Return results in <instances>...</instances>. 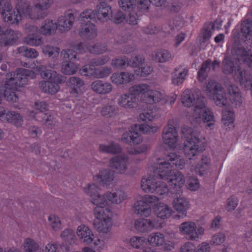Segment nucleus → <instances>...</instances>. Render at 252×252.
Instances as JSON below:
<instances>
[{
    "label": "nucleus",
    "mask_w": 252,
    "mask_h": 252,
    "mask_svg": "<svg viewBox=\"0 0 252 252\" xmlns=\"http://www.w3.org/2000/svg\"><path fill=\"white\" fill-rule=\"evenodd\" d=\"M201 119L203 123L206 124V127L209 128H212L214 124V117L211 111H201ZM201 119V118H199Z\"/></svg>",
    "instance_id": "obj_46"
},
{
    "label": "nucleus",
    "mask_w": 252,
    "mask_h": 252,
    "mask_svg": "<svg viewBox=\"0 0 252 252\" xmlns=\"http://www.w3.org/2000/svg\"><path fill=\"white\" fill-rule=\"evenodd\" d=\"M184 23L185 21L183 18L180 16H178L169 21L168 27L170 30L172 31L176 29L178 30L184 26Z\"/></svg>",
    "instance_id": "obj_47"
},
{
    "label": "nucleus",
    "mask_w": 252,
    "mask_h": 252,
    "mask_svg": "<svg viewBox=\"0 0 252 252\" xmlns=\"http://www.w3.org/2000/svg\"><path fill=\"white\" fill-rule=\"evenodd\" d=\"M154 164L152 170L154 175L148 174L143 176L141 181V188L142 189L147 193H156L161 196L166 194L168 192V189L165 183H161L162 179L159 176Z\"/></svg>",
    "instance_id": "obj_6"
},
{
    "label": "nucleus",
    "mask_w": 252,
    "mask_h": 252,
    "mask_svg": "<svg viewBox=\"0 0 252 252\" xmlns=\"http://www.w3.org/2000/svg\"><path fill=\"white\" fill-rule=\"evenodd\" d=\"M148 242L149 245L152 247L163 246L164 250H171L174 246V243L172 242H166L164 236L160 232L152 233L148 238Z\"/></svg>",
    "instance_id": "obj_19"
},
{
    "label": "nucleus",
    "mask_w": 252,
    "mask_h": 252,
    "mask_svg": "<svg viewBox=\"0 0 252 252\" xmlns=\"http://www.w3.org/2000/svg\"><path fill=\"white\" fill-rule=\"evenodd\" d=\"M126 197L125 193L122 190H117L111 193V203H120Z\"/></svg>",
    "instance_id": "obj_50"
},
{
    "label": "nucleus",
    "mask_w": 252,
    "mask_h": 252,
    "mask_svg": "<svg viewBox=\"0 0 252 252\" xmlns=\"http://www.w3.org/2000/svg\"><path fill=\"white\" fill-rule=\"evenodd\" d=\"M48 220L50 221V225L54 230H58L61 228V220L59 217L54 215H51L49 217Z\"/></svg>",
    "instance_id": "obj_57"
},
{
    "label": "nucleus",
    "mask_w": 252,
    "mask_h": 252,
    "mask_svg": "<svg viewBox=\"0 0 252 252\" xmlns=\"http://www.w3.org/2000/svg\"><path fill=\"white\" fill-rule=\"evenodd\" d=\"M110 171L109 169H104L101 171L98 175L94 177V180L101 186L108 188L110 185Z\"/></svg>",
    "instance_id": "obj_35"
},
{
    "label": "nucleus",
    "mask_w": 252,
    "mask_h": 252,
    "mask_svg": "<svg viewBox=\"0 0 252 252\" xmlns=\"http://www.w3.org/2000/svg\"><path fill=\"white\" fill-rule=\"evenodd\" d=\"M225 240L224 234L221 233H218L214 234L211 239V243L215 246H218L223 243Z\"/></svg>",
    "instance_id": "obj_56"
},
{
    "label": "nucleus",
    "mask_w": 252,
    "mask_h": 252,
    "mask_svg": "<svg viewBox=\"0 0 252 252\" xmlns=\"http://www.w3.org/2000/svg\"><path fill=\"white\" fill-rule=\"evenodd\" d=\"M220 62V61L216 60L211 63L210 59H208L204 62L201 64V66L197 72V77L200 81H203L205 80L207 76V72L212 67L213 70L215 71L216 67H219Z\"/></svg>",
    "instance_id": "obj_27"
},
{
    "label": "nucleus",
    "mask_w": 252,
    "mask_h": 252,
    "mask_svg": "<svg viewBox=\"0 0 252 252\" xmlns=\"http://www.w3.org/2000/svg\"><path fill=\"white\" fill-rule=\"evenodd\" d=\"M238 204V199L235 196H231L226 200L225 208L227 211H232L235 209Z\"/></svg>",
    "instance_id": "obj_55"
},
{
    "label": "nucleus",
    "mask_w": 252,
    "mask_h": 252,
    "mask_svg": "<svg viewBox=\"0 0 252 252\" xmlns=\"http://www.w3.org/2000/svg\"><path fill=\"white\" fill-rule=\"evenodd\" d=\"M153 210L155 215L161 220L169 218L173 213V210L168 204L159 202L154 205Z\"/></svg>",
    "instance_id": "obj_26"
},
{
    "label": "nucleus",
    "mask_w": 252,
    "mask_h": 252,
    "mask_svg": "<svg viewBox=\"0 0 252 252\" xmlns=\"http://www.w3.org/2000/svg\"><path fill=\"white\" fill-rule=\"evenodd\" d=\"M239 61L229 56H226L222 63V70L223 73L230 74L234 73V80L239 83H243V79L244 76L249 73V69H241V67L238 63Z\"/></svg>",
    "instance_id": "obj_10"
},
{
    "label": "nucleus",
    "mask_w": 252,
    "mask_h": 252,
    "mask_svg": "<svg viewBox=\"0 0 252 252\" xmlns=\"http://www.w3.org/2000/svg\"><path fill=\"white\" fill-rule=\"evenodd\" d=\"M61 237L66 243L71 244L74 242L75 234L71 229H66L62 232Z\"/></svg>",
    "instance_id": "obj_52"
},
{
    "label": "nucleus",
    "mask_w": 252,
    "mask_h": 252,
    "mask_svg": "<svg viewBox=\"0 0 252 252\" xmlns=\"http://www.w3.org/2000/svg\"><path fill=\"white\" fill-rule=\"evenodd\" d=\"M127 158L121 152L119 145L111 143V171L117 173H123L127 168Z\"/></svg>",
    "instance_id": "obj_13"
},
{
    "label": "nucleus",
    "mask_w": 252,
    "mask_h": 252,
    "mask_svg": "<svg viewBox=\"0 0 252 252\" xmlns=\"http://www.w3.org/2000/svg\"><path fill=\"white\" fill-rule=\"evenodd\" d=\"M10 74L13 77L6 81L3 96L8 101L16 102L18 99L17 92L21 91L20 88L27 84L28 77L32 78L35 74L32 70L23 68H18Z\"/></svg>",
    "instance_id": "obj_5"
},
{
    "label": "nucleus",
    "mask_w": 252,
    "mask_h": 252,
    "mask_svg": "<svg viewBox=\"0 0 252 252\" xmlns=\"http://www.w3.org/2000/svg\"><path fill=\"white\" fill-rule=\"evenodd\" d=\"M136 0H119L120 6L124 10L132 8Z\"/></svg>",
    "instance_id": "obj_61"
},
{
    "label": "nucleus",
    "mask_w": 252,
    "mask_h": 252,
    "mask_svg": "<svg viewBox=\"0 0 252 252\" xmlns=\"http://www.w3.org/2000/svg\"><path fill=\"white\" fill-rule=\"evenodd\" d=\"M94 213L96 217L93 222L94 229L101 233L109 232L110 227V209L108 208H96L94 209Z\"/></svg>",
    "instance_id": "obj_12"
},
{
    "label": "nucleus",
    "mask_w": 252,
    "mask_h": 252,
    "mask_svg": "<svg viewBox=\"0 0 252 252\" xmlns=\"http://www.w3.org/2000/svg\"><path fill=\"white\" fill-rule=\"evenodd\" d=\"M48 103L43 100H38L35 101L32 107L35 110H48Z\"/></svg>",
    "instance_id": "obj_63"
},
{
    "label": "nucleus",
    "mask_w": 252,
    "mask_h": 252,
    "mask_svg": "<svg viewBox=\"0 0 252 252\" xmlns=\"http://www.w3.org/2000/svg\"><path fill=\"white\" fill-rule=\"evenodd\" d=\"M236 54L247 65L252 68V54L250 50H247L244 47L238 48Z\"/></svg>",
    "instance_id": "obj_39"
},
{
    "label": "nucleus",
    "mask_w": 252,
    "mask_h": 252,
    "mask_svg": "<svg viewBox=\"0 0 252 252\" xmlns=\"http://www.w3.org/2000/svg\"><path fill=\"white\" fill-rule=\"evenodd\" d=\"M223 128L226 130L232 129L234 127V117L232 111H223L222 119Z\"/></svg>",
    "instance_id": "obj_38"
},
{
    "label": "nucleus",
    "mask_w": 252,
    "mask_h": 252,
    "mask_svg": "<svg viewBox=\"0 0 252 252\" xmlns=\"http://www.w3.org/2000/svg\"><path fill=\"white\" fill-rule=\"evenodd\" d=\"M177 133L173 122H170L163 131V148L178 150L180 146L177 142Z\"/></svg>",
    "instance_id": "obj_16"
},
{
    "label": "nucleus",
    "mask_w": 252,
    "mask_h": 252,
    "mask_svg": "<svg viewBox=\"0 0 252 252\" xmlns=\"http://www.w3.org/2000/svg\"><path fill=\"white\" fill-rule=\"evenodd\" d=\"M17 52L23 57L29 58H35L38 56V53L35 49L29 48L26 46L19 47Z\"/></svg>",
    "instance_id": "obj_44"
},
{
    "label": "nucleus",
    "mask_w": 252,
    "mask_h": 252,
    "mask_svg": "<svg viewBox=\"0 0 252 252\" xmlns=\"http://www.w3.org/2000/svg\"><path fill=\"white\" fill-rule=\"evenodd\" d=\"M182 132L186 139L184 148L185 155L189 159H192L199 153V148L201 143L199 133L191 128L185 127Z\"/></svg>",
    "instance_id": "obj_7"
},
{
    "label": "nucleus",
    "mask_w": 252,
    "mask_h": 252,
    "mask_svg": "<svg viewBox=\"0 0 252 252\" xmlns=\"http://www.w3.org/2000/svg\"><path fill=\"white\" fill-rule=\"evenodd\" d=\"M182 101L185 106H194L195 110H209L206 106L205 97L201 96L195 97L189 90H186L183 92Z\"/></svg>",
    "instance_id": "obj_18"
},
{
    "label": "nucleus",
    "mask_w": 252,
    "mask_h": 252,
    "mask_svg": "<svg viewBox=\"0 0 252 252\" xmlns=\"http://www.w3.org/2000/svg\"><path fill=\"white\" fill-rule=\"evenodd\" d=\"M158 200V198L155 195H145L142 196L134 204L135 211L141 216L149 217L152 212L150 204H155Z\"/></svg>",
    "instance_id": "obj_15"
},
{
    "label": "nucleus",
    "mask_w": 252,
    "mask_h": 252,
    "mask_svg": "<svg viewBox=\"0 0 252 252\" xmlns=\"http://www.w3.org/2000/svg\"><path fill=\"white\" fill-rule=\"evenodd\" d=\"M66 84L70 89V93L75 96H77L80 88L84 85V82L79 77H70Z\"/></svg>",
    "instance_id": "obj_33"
},
{
    "label": "nucleus",
    "mask_w": 252,
    "mask_h": 252,
    "mask_svg": "<svg viewBox=\"0 0 252 252\" xmlns=\"http://www.w3.org/2000/svg\"><path fill=\"white\" fill-rule=\"evenodd\" d=\"M138 8L139 9V12L146 11L148 10L150 3H152L156 6H161L163 5L166 0H138Z\"/></svg>",
    "instance_id": "obj_37"
},
{
    "label": "nucleus",
    "mask_w": 252,
    "mask_h": 252,
    "mask_svg": "<svg viewBox=\"0 0 252 252\" xmlns=\"http://www.w3.org/2000/svg\"><path fill=\"white\" fill-rule=\"evenodd\" d=\"M144 58L142 56H136L132 60L129 61L126 57L113 60L111 65L116 68H124L126 65L138 67L142 65L144 62Z\"/></svg>",
    "instance_id": "obj_23"
},
{
    "label": "nucleus",
    "mask_w": 252,
    "mask_h": 252,
    "mask_svg": "<svg viewBox=\"0 0 252 252\" xmlns=\"http://www.w3.org/2000/svg\"><path fill=\"white\" fill-rule=\"evenodd\" d=\"M135 229L141 232H147L154 228H159L162 227V223L156 220L139 219L134 222Z\"/></svg>",
    "instance_id": "obj_20"
},
{
    "label": "nucleus",
    "mask_w": 252,
    "mask_h": 252,
    "mask_svg": "<svg viewBox=\"0 0 252 252\" xmlns=\"http://www.w3.org/2000/svg\"><path fill=\"white\" fill-rule=\"evenodd\" d=\"M183 6L182 3L179 0L173 1L171 4L167 6L170 11L175 13H178L181 9Z\"/></svg>",
    "instance_id": "obj_60"
},
{
    "label": "nucleus",
    "mask_w": 252,
    "mask_h": 252,
    "mask_svg": "<svg viewBox=\"0 0 252 252\" xmlns=\"http://www.w3.org/2000/svg\"><path fill=\"white\" fill-rule=\"evenodd\" d=\"M80 18L83 26L79 31L80 36L87 39L94 38L97 34L96 27L94 24L92 23L90 19L84 18V21L82 20L81 15Z\"/></svg>",
    "instance_id": "obj_21"
},
{
    "label": "nucleus",
    "mask_w": 252,
    "mask_h": 252,
    "mask_svg": "<svg viewBox=\"0 0 252 252\" xmlns=\"http://www.w3.org/2000/svg\"><path fill=\"white\" fill-rule=\"evenodd\" d=\"M60 51V48L57 47L46 45L43 48V52L44 54L48 56L49 57H52L53 58L57 57L59 54Z\"/></svg>",
    "instance_id": "obj_48"
},
{
    "label": "nucleus",
    "mask_w": 252,
    "mask_h": 252,
    "mask_svg": "<svg viewBox=\"0 0 252 252\" xmlns=\"http://www.w3.org/2000/svg\"><path fill=\"white\" fill-rule=\"evenodd\" d=\"M110 192H108L103 195H100L98 193L96 196L93 197L92 202L93 204L96 205V208H99L101 209H104V207L107 204V200H110Z\"/></svg>",
    "instance_id": "obj_41"
},
{
    "label": "nucleus",
    "mask_w": 252,
    "mask_h": 252,
    "mask_svg": "<svg viewBox=\"0 0 252 252\" xmlns=\"http://www.w3.org/2000/svg\"><path fill=\"white\" fill-rule=\"evenodd\" d=\"M141 95V100L144 103L152 105L159 102L163 95L158 91L151 89L146 84L136 85L129 89L128 95H125L124 103L125 107L134 108L137 105L136 96Z\"/></svg>",
    "instance_id": "obj_3"
},
{
    "label": "nucleus",
    "mask_w": 252,
    "mask_h": 252,
    "mask_svg": "<svg viewBox=\"0 0 252 252\" xmlns=\"http://www.w3.org/2000/svg\"><path fill=\"white\" fill-rule=\"evenodd\" d=\"M0 120L13 123L17 127L22 126L23 121L22 117L16 111H0Z\"/></svg>",
    "instance_id": "obj_28"
},
{
    "label": "nucleus",
    "mask_w": 252,
    "mask_h": 252,
    "mask_svg": "<svg viewBox=\"0 0 252 252\" xmlns=\"http://www.w3.org/2000/svg\"><path fill=\"white\" fill-rule=\"evenodd\" d=\"M187 187L191 190H196L200 188V184L196 178H189L187 180Z\"/></svg>",
    "instance_id": "obj_58"
},
{
    "label": "nucleus",
    "mask_w": 252,
    "mask_h": 252,
    "mask_svg": "<svg viewBox=\"0 0 252 252\" xmlns=\"http://www.w3.org/2000/svg\"><path fill=\"white\" fill-rule=\"evenodd\" d=\"M180 232L186 236L189 239L197 240L200 239L204 234L205 229L201 226H197L191 221H187L182 223L179 227Z\"/></svg>",
    "instance_id": "obj_17"
},
{
    "label": "nucleus",
    "mask_w": 252,
    "mask_h": 252,
    "mask_svg": "<svg viewBox=\"0 0 252 252\" xmlns=\"http://www.w3.org/2000/svg\"><path fill=\"white\" fill-rule=\"evenodd\" d=\"M172 206L179 213L185 215L190 208L189 200L181 195L175 197L172 201Z\"/></svg>",
    "instance_id": "obj_30"
},
{
    "label": "nucleus",
    "mask_w": 252,
    "mask_h": 252,
    "mask_svg": "<svg viewBox=\"0 0 252 252\" xmlns=\"http://www.w3.org/2000/svg\"><path fill=\"white\" fill-rule=\"evenodd\" d=\"M228 96L231 103L234 104L236 107L240 106L242 103L240 90L235 85H232L228 88Z\"/></svg>",
    "instance_id": "obj_32"
},
{
    "label": "nucleus",
    "mask_w": 252,
    "mask_h": 252,
    "mask_svg": "<svg viewBox=\"0 0 252 252\" xmlns=\"http://www.w3.org/2000/svg\"><path fill=\"white\" fill-rule=\"evenodd\" d=\"M74 20L73 14L69 10L66 11L64 15L61 16L58 20V29L62 32L69 31L72 27Z\"/></svg>",
    "instance_id": "obj_24"
},
{
    "label": "nucleus",
    "mask_w": 252,
    "mask_h": 252,
    "mask_svg": "<svg viewBox=\"0 0 252 252\" xmlns=\"http://www.w3.org/2000/svg\"><path fill=\"white\" fill-rule=\"evenodd\" d=\"M128 242L132 247L138 249L143 246L146 241L144 237L133 236L129 239Z\"/></svg>",
    "instance_id": "obj_49"
},
{
    "label": "nucleus",
    "mask_w": 252,
    "mask_h": 252,
    "mask_svg": "<svg viewBox=\"0 0 252 252\" xmlns=\"http://www.w3.org/2000/svg\"><path fill=\"white\" fill-rule=\"evenodd\" d=\"M211 160L209 157L203 155L196 167H192L190 170L200 176H205L211 173Z\"/></svg>",
    "instance_id": "obj_25"
},
{
    "label": "nucleus",
    "mask_w": 252,
    "mask_h": 252,
    "mask_svg": "<svg viewBox=\"0 0 252 252\" xmlns=\"http://www.w3.org/2000/svg\"><path fill=\"white\" fill-rule=\"evenodd\" d=\"M58 29L57 24L53 20H46L42 24L39 32L45 35H49L54 33Z\"/></svg>",
    "instance_id": "obj_36"
},
{
    "label": "nucleus",
    "mask_w": 252,
    "mask_h": 252,
    "mask_svg": "<svg viewBox=\"0 0 252 252\" xmlns=\"http://www.w3.org/2000/svg\"><path fill=\"white\" fill-rule=\"evenodd\" d=\"M77 234L82 242L86 245H90L94 240V235L91 230L85 225L79 226L77 229Z\"/></svg>",
    "instance_id": "obj_31"
},
{
    "label": "nucleus",
    "mask_w": 252,
    "mask_h": 252,
    "mask_svg": "<svg viewBox=\"0 0 252 252\" xmlns=\"http://www.w3.org/2000/svg\"><path fill=\"white\" fill-rule=\"evenodd\" d=\"M91 86L93 90L98 94H103L110 92V84L104 83L101 80L94 81Z\"/></svg>",
    "instance_id": "obj_40"
},
{
    "label": "nucleus",
    "mask_w": 252,
    "mask_h": 252,
    "mask_svg": "<svg viewBox=\"0 0 252 252\" xmlns=\"http://www.w3.org/2000/svg\"><path fill=\"white\" fill-rule=\"evenodd\" d=\"M158 129V126L150 125L146 123L142 125H135L131 127L128 131L124 133L122 140L126 143H132L134 145H138L142 141V138L139 132L150 133L156 132Z\"/></svg>",
    "instance_id": "obj_8"
},
{
    "label": "nucleus",
    "mask_w": 252,
    "mask_h": 252,
    "mask_svg": "<svg viewBox=\"0 0 252 252\" xmlns=\"http://www.w3.org/2000/svg\"><path fill=\"white\" fill-rule=\"evenodd\" d=\"M143 32L146 34H154L158 33H162L163 36H165L167 32H169V31H165L163 28H161V30L159 27H158L157 26L153 25H149L146 27L143 28L142 29Z\"/></svg>",
    "instance_id": "obj_45"
},
{
    "label": "nucleus",
    "mask_w": 252,
    "mask_h": 252,
    "mask_svg": "<svg viewBox=\"0 0 252 252\" xmlns=\"http://www.w3.org/2000/svg\"><path fill=\"white\" fill-rule=\"evenodd\" d=\"M204 91L210 98L215 100L217 105L222 106L226 105V94L220 84L210 80L205 87Z\"/></svg>",
    "instance_id": "obj_11"
},
{
    "label": "nucleus",
    "mask_w": 252,
    "mask_h": 252,
    "mask_svg": "<svg viewBox=\"0 0 252 252\" xmlns=\"http://www.w3.org/2000/svg\"><path fill=\"white\" fill-rule=\"evenodd\" d=\"M134 78V74L122 72L113 73L111 76V81L117 84H123L131 81Z\"/></svg>",
    "instance_id": "obj_34"
},
{
    "label": "nucleus",
    "mask_w": 252,
    "mask_h": 252,
    "mask_svg": "<svg viewBox=\"0 0 252 252\" xmlns=\"http://www.w3.org/2000/svg\"><path fill=\"white\" fill-rule=\"evenodd\" d=\"M24 247L27 252H35L38 250V246L32 239L27 238L25 240Z\"/></svg>",
    "instance_id": "obj_53"
},
{
    "label": "nucleus",
    "mask_w": 252,
    "mask_h": 252,
    "mask_svg": "<svg viewBox=\"0 0 252 252\" xmlns=\"http://www.w3.org/2000/svg\"><path fill=\"white\" fill-rule=\"evenodd\" d=\"M24 41L28 45L38 46L43 43L42 38L36 34H28L24 38Z\"/></svg>",
    "instance_id": "obj_43"
},
{
    "label": "nucleus",
    "mask_w": 252,
    "mask_h": 252,
    "mask_svg": "<svg viewBox=\"0 0 252 252\" xmlns=\"http://www.w3.org/2000/svg\"><path fill=\"white\" fill-rule=\"evenodd\" d=\"M22 65L26 67L36 69L40 72L41 77L44 79H48V81H42L40 83V88L44 93L49 94H55L60 90L59 84L65 81V77L58 74L56 71L46 69V66L43 65H38L36 63H22Z\"/></svg>",
    "instance_id": "obj_4"
},
{
    "label": "nucleus",
    "mask_w": 252,
    "mask_h": 252,
    "mask_svg": "<svg viewBox=\"0 0 252 252\" xmlns=\"http://www.w3.org/2000/svg\"><path fill=\"white\" fill-rule=\"evenodd\" d=\"M154 112V111H144L140 114L139 119L142 121H152L155 118Z\"/></svg>",
    "instance_id": "obj_62"
},
{
    "label": "nucleus",
    "mask_w": 252,
    "mask_h": 252,
    "mask_svg": "<svg viewBox=\"0 0 252 252\" xmlns=\"http://www.w3.org/2000/svg\"><path fill=\"white\" fill-rule=\"evenodd\" d=\"M212 35L211 28L210 25H205L201 30L199 36L202 38L203 42H206Z\"/></svg>",
    "instance_id": "obj_51"
},
{
    "label": "nucleus",
    "mask_w": 252,
    "mask_h": 252,
    "mask_svg": "<svg viewBox=\"0 0 252 252\" xmlns=\"http://www.w3.org/2000/svg\"><path fill=\"white\" fill-rule=\"evenodd\" d=\"M98 188L94 183L89 184L84 189L85 193L90 196L92 199L98 193Z\"/></svg>",
    "instance_id": "obj_54"
},
{
    "label": "nucleus",
    "mask_w": 252,
    "mask_h": 252,
    "mask_svg": "<svg viewBox=\"0 0 252 252\" xmlns=\"http://www.w3.org/2000/svg\"><path fill=\"white\" fill-rule=\"evenodd\" d=\"M139 66L137 67L138 69L135 70L136 73L138 75H140L141 76H146L150 74L153 71V68L151 66L148 65H145L143 67H139Z\"/></svg>",
    "instance_id": "obj_59"
},
{
    "label": "nucleus",
    "mask_w": 252,
    "mask_h": 252,
    "mask_svg": "<svg viewBox=\"0 0 252 252\" xmlns=\"http://www.w3.org/2000/svg\"><path fill=\"white\" fill-rule=\"evenodd\" d=\"M18 38V33L11 29L4 30L0 25V47H7L14 44Z\"/></svg>",
    "instance_id": "obj_22"
},
{
    "label": "nucleus",
    "mask_w": 252,
    "mask_h": 252,
    "mask_svg": "<svg viewBox=\"0 0 252 252\" xmlns=\"http://www.w3.org/2000/svg\"><path fill=\"white\" fill-rule=\"evenodd\" d=\"M108 59L106 58H97L92 60V64L84 65L80 69V73L84 76L93 77L96 78H102L108 76L110 74V69L101 67L95 69L94 66H99L106 63Z\"/></svg>",
    "instance_id": "obj_9"
},
{
    "label": "nucleus",
    "mask_w": 252,
    "mask_h": 252,
    "mask_svg": "<svg viewBox=\"0 0 252 252\" xmlns=\"http://www.w3.org/2000/svg\"><path fill=\"white\" fill-rule=\"evenodd\" d=\"M153 60L159 63H165L171 58L170 53L166 50H161L155 52L152 55Z\"/></svg>",
    "instance_id": "obj_42"
},
{
    "label": "nucleus",
    "mask_w": 252,
    "mask_h": 252,
    "mask_svg": "<svg viewBox=\"0 0 252 252\" xmlns=\"http://www.w3.org/2000/svg\"><path fill=\"white\" fill-rule=\"evenodd\" d=\"M99 4L97 6V11L92 9H87L81 14L82 20L84 21V18L90 19L94 21L97 18L101 20L102 18H105L108 16V13L110 10V0H98Z\"/></svg>",
    "instance_id": "obj_14"
},
{
    "label": "nucleus",
    "mask_w": 252,
    "mask_h": 252,
    "mask_svg": "<svg viewBox=\"0 0 252 252\" xmlns=\"http://www.w3.org/2000/svg\"><path fill=\"white\" fill-rule=\"evenodd\" d=\"M189 69L187 67L180 65L176 67L172 73L171 81L173 84L179 86L182 84L188 74Z\"/></svg>",
    "instance_id": "obj_29"
},
{
    "label": "nucleus",
    "mask_w": 252,
    "mask_h": 252,
    "mask_svg": "<svg viewBox=\"0 0 252 252\" xmlns=\"http://www.w3.org/2000/svg\"><path fill=\"white\" fill-rule=\"evenodd\" d=\"M185 165L184 160L174 153H170L166 158H159L155 166L156 172L162 180H166L170 186L180 188L185 183V178L180 172H174L173 168L182 169Z\"/></svg>",
    "instance_id": "obj_2"
},
{
    "label": "nucleus",
    "mask_w": 252,
    "mask_h": 252,
    "mask_svg": "<svg viewBox=\"0 0 252 252\" xmlns=\"http://www.w3.org/2000/svg\"><path fill=\"white\" fill-rule=\"evenodd\" d=\"M211 248L207 242H202L195 249L194 252H210Z\"/></svg>",
    "instance_id": "obj_64"
},
{
    "label": "nucleus",
    "mask_w": 252,
    "mask_h": 252,
    "mask_svg": "<svg viewBox=\"0 0 252 252\" xmlns=\"http://www.w3.org/2000/svg\"><path fill=\"white\" fill-rule=\"evenodd\" d=\"M107 47L105 44L97 43L91 46L85 42H73L69 44V48L63 50L61 56L64 62H63L61 70L63 73L72 75L76 72L78 66L73 63L75 60H79L77 55L89 52L92 54H100L105 52Z\"/></svg>",
    "instance_id": "obj_1"
}]
</instances>
